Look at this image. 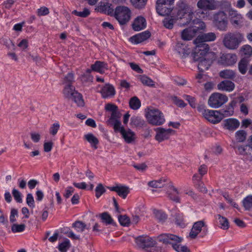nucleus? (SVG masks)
<instances>
[{"instance_id":"obj_6","label":"nucleus","mask_w":252,"mask_h":252,"mask_svg":"<svg viewBox=\"0 0 252 252\" xmlns=\"http://www.w3.org/2000/svg\"><path fill=\"white\" fill-rule=\"evenodd\" d=\"M242 39V35L239 33L228 32L224 35L223 43L227 48L234 50L238 47Z\"/></svg>"},{"instance_id":"obj_29","label":"nucleus","mask_w":252,"mask_h":252,"mask_svg":"<svg viewBox=\"0 0 252 252\" xmlns=\"http://www.w3.org/2000/svg\"><path fill=\"white\" fill-rule=\"evenodd\" d=\"M197 32L191 26L184 29L181 34L182 38L185 40H191L196 34Z\"/></svg>"},{"instance_id":"obj_16","label":"nucleus","mask_w":252,"mask_h":252,"mask_svg":"<svg viewBox=\"0 0 252 252\" xmlns=\"http://www.w3.org/2000/svg\"><path fill=\"white\" fill-rule=\"evenodd\" d=\"M120 132L127 143H131L135 140V133L130 129L126 130L123 126L118 128L116 132Z\"/></svg>"},{"instance_id":"obj_13","label":"nucleus","mask_w":252,"mask_h":252,"mask_svg":"<svg viewBox=\"0 0 252 252\" xmlns=\"http://www.w3.org/2000/svg\"><path fill=\"white\" fill-rule=\"evenodd\" d=\"M206 120L213 124H217L223 119V116L220 111L217 110H208L204 117Z\"/></svg>"},{"instance_id":"obj_3","label":"nucleus","mask_w":252,"mask_h":252,"mask_svg":"<svg viewBox=\"0 0 252 252\" xmlns=\"http://www.w3.org/2000/svg\"><path fill=\"white\" fill-rule=\"evenodd\" d=\"M145 117L148 123L152 126H161L165 122L163 114L158 109L153 107L145 109Z\"/></svg>"},{"instance_id":"obj_63","label":"nucleus","mask_w":252,"mask_h":252,"mask_svg":"<svg viewBox=\"0 0 252 252\" xmlns=\"http://www.w3.org/2000/svg\"><path fill=\"white\" fill-rule=\"evenodd\" d=\"M37 15L39 16L46 15L49 14V11L46 7H41L37 10Z\"/></svg>"},{"instance_id":"obj_26","label":"nucleus","mask_w":252,"mask_h":252,"mask_svg":"<svg viewBox=\"0 0 252 252\" xmlns=\"http://www.w3.org/2000/svg\"><path fill=\"white\" fill-rule=\"evenodd\" d=\"M146 27V19L142 16H138L134 20L132 24V28L135 31H139Z\"/></svg>"},{"instance_id":"obj_12","label":"nucleus","mask_w":252,"mask_h":252,"mask_svg":"<svg viewBox=\"0 0 252 252\" xmlns=\"http://www.w3.org/2000/svg\"><path fill=\"white\" fill-rule=\"evenodd\" d=\"M228 15L231 24L235 27H240L243 23V17L237 11L230 9L228 11Z\"/></svg>"},{"instance_id":"obj_20","label":"nucleus","mask_w":252,"mask_h":252,"mask_svg":"<svg viewBox=\"0 0 252 252\" xmlns=\"http://www.w3.org/2000/svg\"><path fill=\"white\" fill-rule=\"evenodd\" d=\"M198 8L204 10H214L216 6L212 0H199L197 3Z\"/></svg>"},{"instance_id":"obj_45","label":"nucleus","mask_w":252,"mask_h":252,"mask_svg":"<svg viewBox=\"0 0 252 252\" xmlns=\"http://www.w3.org/2000/svg\"><path fill=\"white\" fill-rule=\"evenodd\" d=\"M148 0H130L133 6L138 9L145 7Z\"/></svg>"},{"instance_id":"obj_57","label":"nucleus","mask_w":252,"mask_h":252,"mask_svg":"<svg viewBox=\"0 0 252 252\" xmlns=\"http://www.w3.org/2000/svg\"><path fill=\"white\" fill-rule=\"evenodd\" d=\"M95 196L97 198H98L105 191L106 189L103 187L102 184H99L95 189Z\"/></svg>"},{"instance_id":"obj_25","label":"nucleus","mask_w":252,"mask_h":252,"mask_svg":"<svg viewBox=\"0 0 252 252\" xmlns=\"http://www.w3.org/2000/svg\"><path fill=\"white\" fill-rule=\"evenodd\" d=\"M217 87L219 90L230 92L234 89L235 84L231 81L225 80L220 82Z\"/></svg>"},{"instance_id":"obj_19","label":"nucleus","mask_w":252,"mask_h":252,"mask_svg":"<svg viewBox=\"0 0 252 252\" xmlns=\"http://www.w3.org/2000/svg\"><path fill=\"white\" fill-rule=\"evenodd\" d=\"M100 93L103 98H106L113 96L115 94L116 92L113 85L108 83L102 88Z\"/></svg>"},{"instance_id":"obj_59","label":"nucleus","mask_w":252,"mask_h":252,"mask_svg":"<svg viewBox=\"0 0 252 252\" xmlns=\"http://www.w3.org/2000/svg\"><path fill=\"white\" fill-rule=\"evenodd\" d=\"M1 42L8 49L14 48V44L9 38H3Z\"/></svg>"},{"instance_id":"obj_39","label":"nucleus","mask_w":252,"mask_h":252,"mask_svg":"<svg viewBox=\"0 0 252 252\" xmlns=\"http://www.w3.org/2000/svg\"><path fill=\"white\" fill-rule=\"evenodd\" d=\"M130 124L136 127H142L145 124V122L139 117L133 116L130 119Z\"/></svg>"},{"instance_id":"obj_31","label":"nucleus","mask_w":252,"mask_h":252,"mask_svg":"<svg viewBox=\"0 0 252 252\" xmlns=\"http://www.w3.org/2000/svg\"><path fill=\"white\" fill-rule=\"evenodd\" d=\"M93 70L100 73H104L105 69H107V64L103 62L96 61L94 64L91 65Z\"/></svg>"},{"instance_id":"obj_15","label":"nucleus","mask_w":252,"mask_h":252,"mask_svg":"<svg viewBox=\"0 0 252 252\" xmlns=\"http://www.w3.org/2000/svg\"><path fill=\"white\" fill-rule=\"evenodd\" d=\"M178 8L177 13V18H180L184 14H188V12L191 13L192 8L183 0H180L177 4Z\"/></svg>"},{"instance_id":"obj_37","label":"nucleus","mask_w":252,"mask_h":252,"mask_svg":"<svg viewBox=\"0 0 252 252\" xmlns=\"http://www.w3.org/2000/svg\"><path fill=\"white\" fill-rule=\"evenodd\" d=\"M177 19V15L175 17L173 16H167L163 20V24L164 26L168 29H172L173 27V25L175 22L178 20Z\"/></svg>"},{"instance_id":"obj_8","label":"nucleus","mask_w":252,"mask_h":252,"mask_svg":"<svg viewBox=\"0 0 252 252\" xmlns=\"http://www.w3.org/2000/svg\"><path fill=\"white\" fill-rule=\"evenodd\" d=\"M174 0H157L156 10L157 12L162 16L168 15L173 8Z\"/></svg>"},{"instance_id":"obj_18","label":"nucleus","mask_w":252,"mask_h":252,"mask_svg":"<svg viewBox=\"0 0 252 252\" xmlns=\"http://www.w3.org/2000/svg\"><path fill=\"white\" fill-rule=\"evenodd\" d=\"M98 11L110 16H112L115 9L111 3L101 2L98 6Z\"/></svg>"},{"instance_id":"obj_9","label":"nucleus","mask_w":252,"mask_h":252,"mask_svg":"<svg viewBox=\"0 0 252 252\" xmlns=\"http://www.w3.org/2000/svg\"><path fill=\"white\" fill-rule=\"evenodd\" d=\"M213 55L212 53H206L204 55L198 56L199 59L196 60L194 58V52L193 53V58L194 61L198 62V68L200 72H203L208 70L212 63L213 60L210 59V57Z\"/></svg>"},{"instance_id":"obj_54","label":"nucleus","mask_w":252,"mask_h":252,"mask_svg":"<svg viewBox=\"0 0 252 252\" xmlns=\"http://www.w3.org/2000/svg\"><path fill=\"white\" fill-rule=\"evenodd\" d=\"M74 77L72 72H69L64 77L63 79V84L66 85H72L74 82Z\"/></svg>"},{"instance_id":"obj_58","label":"nucleus","mask_w":252,"mask_h":252,"mask_svg":"<svg viewBox=\"0 0 252 252\" xmlns=\"http://www.w3.org/2000/svg\"><path fill=\"white\" fill-rule=\"evenodd\" d=\"M14 199L18 203L22 202L21 192L17 189H13L12 191Z\"/></svg>"},{"instance_id":"obj_36","label":"nucleus","mask_w":252,"mask_h":252,"mask_svg":"<svg viewBox=\"0 0 252 252\" xmlns=\"http://www.w3.org/2000/svg\"><path fill=\"white\" fill-rule=\"evenodd\" d=\"M70 99L73 100L79 107H83L85 105L82 95L77 91L74 93Z\"/></svg>"},{"instance_id":"obj_11","label":"nucleus","mask_w":252,"mask_h":252,"mask_svg":"<svg viewBox=\"0 0 252 252\" xmlns=\"http://www.w3.org/2000/svg\"><path fill=\"white\" fill-rule=\"evenodd\" d=\"M156 132L155 139L158 143L168 140L174 130L171 128L165 129L162 127H158L154 129Z\"/></svg>"},{"instance_id":"obj_1","label":"nucleus","mask_w":252,"mask_h":252,"mask_svg":"<svg viewBox=\"0 0 252 252\" xmlns=\"http://www.w3.org/2000/svg\"><path fill=\"white\" fill-rule=\"evenodd\" d=\"M216 38L215 33L212 32L203 33L197 36L194 40V43L196 45L194 49V58L195 60H198V56L204 55L209 51V46L205 42L214 41Z\"/></svg>"},{"instance_id":"obj_38","label":"nucleus","mask_w":252,"mask_h":252,"mask_svg":"<svg viewBox=\"0 0 252 252\" xmlns=\"http://www.w3.org/2000/svg\"><path fill=\"white\" fill-rule=\"evenodd\" d=\"M96 217H99L101 219L102 222L106 224H113V220L108 213L106 212L96 215Z\"/></svg>"},{"instance_id":"obj_30","label":"nucleus","mask_w":252,"mask_h":252,"mask_svg":"<svg viewBox=\"0 0 252 252\" xmlns=\"http://www.w3.org/2000/svg\"><path fill=\"white\" fill-rule=\"evenodd\" d=\"M184 15H183V16H181L180 18H177V19L182 21V22H180V24L183 26L190 25L193 20L194 13L193 10H191V13L188 12V14H184Z\"/></svg>"},{"instance_id":"obj_55","label":"nucleus","mask_w":252,"mask_h":252,"mask_svg":"<svg viewBox=\"0 0 252 252\" xmlns=\"http://www.w3.org/2000/svg\"><path fill=\"white\" fill-rule=\"evenodd\" d=\"M26 227L24 224H13L11 226V230L14 233L21 232L23 231Z\"/></svg>"},{"instance_id":"obj_61","label":"nucleus","mask_w":252,"mask_h":252,"mask_svg":"<svg viewBox=\"0 0 252 252\" xmlns=\"http://www.w3.org/2000/svg\"><path fill=\"white\" fill-rule=\"evenodd\" d=\"M26 202L28 205L31 208L34 207V200L33 197L31 193H28L27 195Z\"/></svg>"},{"instance_id":"obj_52","label":"nucleus","mask_w":252,"mask_h":252,"mask_svg":"<svg viewBox=\"0 0 252 252\" xmlns=\"http://www.w3.org/2000/svg\"><path fill=\"white\" fill-rule=\"evenodd\" d=\"M140 80L142 83L144 85L149 87H155L154 82L146 76H141Z\"/></svg>"},{"instance_id":"obj_44","label":"nucleus","mask_w":252,"mask_h":252,"mask_svg":"<svg viewBox=\"0 0 252 252\" xmlns=\"http://www.w3.org/2000/svg\"><path fill=\"white\" fill-rule=\"evenodd\" d=\"M241 54L244 55L247 59L252 54V48L250 45H245L242 47L241 49Z\"/></svg>"},{"instance_id":"obj_10","label":"nucleus","mask_w":252,"mask_h":252,"mask_svg":"<svg viewBox=\"0 0 252 252\" xmlns=\"http://www.w3.org/2000/svg\"><path fill=\"white\" fill-rule=\"evenodd\" d=\"M228 100L227 96L219 93H213L209 98L208 104L213 108H218Z\"/></svg>"},{"instance_id":"obj_56","label":"nucleus","mask_w":252,"mask_h":252,"mask_svg":"<svg viewBox=\"0 0 252 252\" xmlns=\"http://www.w3.org/2000/svg\"><path fill=\"white\" fill-rule=\"evenodd\" d=\"M155 215L156 219L160 222H163L167 219L166 214L160 211H157L155 212Z\"/></svg>"},{"instance_id":"obj_33","label":"nucleus","mask_w":252,"mask_h":252,"mask_svg":"<svg viewBox=\"0 0 252 252\" xmlns=\"http://www.w3.org/2000/svg\"><path fill=\"white\" fill-rule=\"evenodd\" d=\"M85 139L91 144V146L94 149L97 148V144L99 143L98 139L91 133H88L84 135Z\"/></svg>"},{"instance_id":"obj_14","label":"nucleus","mask_w":252,"mask_h":252,"mask_svg":"<svg viewBox=\"0 0 252 252\" xmlns=\"http://www.w3.org/2000/svg\"><path fill=\"white\" fill-rule=\"evenodd\" d=\"M136 242L138 246L143 249L153 247L155 241L149 236H139L136 239Z\"/></svg>"},{"instance_id":"obj_28","label":"nucleus","mask_w":252,"mask_h":252,"mask_svg":"<svg viewBox=\"0 0 252 252\" xmlns=\"http://www.w3.org/2000/svg\"><path fill=\"white\" fill-rule=\"evenodd\" d=\"M221 61L222 63L225 65H232L236 63L237 56L235 54H226L221 56Z\"/></svg>"},{"instance_id":"obj_53","label":"nucleus","mask_w":252,"mask_h":252,"mask_svg":"<svg viewBox=\"0 0 252 252\" xmlns=\"http://www.w3.org/2000/svg\"><path fill=\"white\" fill-rule=\"evenodd\" d=\"M118 220L121 225L124 226H128L130 223V219L126 215H120Z\"/></svg>"},{"instance_id":"obj_50","label":"nucleus","mask_w":252,"mask_h":252,"mask_svg":"<svg viewBox=\"0 0 252 252\" xmlns=\"http://www.w3.org/2000/svg\"><path fill=\"white\" fill-rule=\"evenodd\" d=\"M165 181L166 180L165 179L152 181L148 183V185L150 187L154 188H161L163 187L164 184H163V183L165 182Z\"/></svg>"},{"instance_id":"obj_2","label":"nucleus","mask_w":252,"mask_h":252,"mask_svg":"<svg viewBox=\"0 0 252 252\" xmlns=\"http://www.w3.org/2000/svg\"><path fill=\"white\" fill-rule=\"evenodd\" d=\"M158 241L164 244H171L173 248L177 252H190L187 246H181L179 244L183 240L181 237L177 235L164 233L159 235L158 237Z\"/></svg>"},{"instance_id":"obj_62","label":"nucleus","mask_w":252,"mask_h":252,"mask_svg":"<svg viewBox=\"0 0 252 252\" xmlns=\"http://www.w3.org/2000/svg\"><path fill=\"white\" fill-rule=\"evenodd\" d=\"M173 100L174 103L178 107H184L187 105V104H186L183 100L179 99L177 96H174L173 97Z\"/></svg>"},{"instance_id":"obj_7","label":"nucleus","mask_w":252,"mask_h":252,"mask_svg":"<svg viewBox=\"0 0 252 252\" xmlns=\"http://www.w3.org/2000/svg\"><path fill=\"white\" fill-rule=\"evenodd\" d=\"M214 26L220 31H226L227 28L228 19L226 14L223 11L216 12L213 16Z\"/></svg>"},{"instance_id":"obj_41","label":"nucleus","mask_w":252,"mask_h":252,"mask_svg":"<svg viewBox=\"0 0 252 252\" xmlns=\"http://www.w3.org/2000/svg\"><path fill=\"white\" fill-rule=\"evenodd\" d=\"M216 219L219 220L220 226L221 228L226 230L229 228V222L228 220L220 215L217 216Z\"/></svg>"},{"instance_id":"obj_4","label":"nucleus","mask_w":252,"mask_h":252,"mask_svg":"<svg viewBox=\"0 0 252 252\" xmlns=\"http://www.w3.org/2000/svg\"><path fill=\"white\" fill-rule=\"evenodd\" d=\"M105 109L111 112V116L107 121V124L113 126L115 132H117L118 128L122 126L120 121L122 114L119 111L118 106L113 103H107L105 105Z\"/></svg>"},{"instance_id":"obj_27","label":"nucleus","mask_w":252,"mask_h":252,"mask_svg":"<svg viewBox=\"0 0 252 252\" xmlns=\"http://www.w3.org/2000/svg\"><path fill=\"white\" fill-rule=\"evenodd\" d=\"M175 50L182 58H186L190 53L189 48L186 44L180 42L176 44Z\"/></svg>"},{"instance_id":"obj_22","label":"nucleus","mask_w":252,"mask_h":252,"mask_svg":"<svg viewBox=\"0 0 252 252\" xmlns=\"http://www.w3.org/2000/svg\"><path fill=\"white\" fill-rule=\"evenodd\" d=\"M224 128L230 130L234 131L240 126L239 121L234 118H228L224 121Z\"/></svg>"},{"instance_id":"obj_40","label":"nucleus","mask_w":252,"mask_h":252,"mask_svg":"<svg viewBox=\"0 0 252 252\" xmlns=\"http://www.w3.org/2000/svg\"><path fill=\"white\" fill-rule=\"evenodd\" d=\"M249 61L246 58H243L238 63V68L239 71L242 74H245L247 70V66Z\"/></svg>"},{"instance_id":"obj_5","label":"nucleus","mask_w":252,"mask_h":252,"mask_svg":"<svg viewBox=\"0 0 252 252\" xmlns=\"http://www.w3.org/2000/svg\"><path fill=\"white\" fill-rule=\"evenodd\" d=\"M131 10L125 6H117L115 9L113 17L118 21L121 25L126 24L130 19Z\"/></svg>"},{"instance_id":"obj_60","label":"nucleus","mask_w":252,"mask_h":252,"mask_svg":"<svg viewBox=\"0 0 252 252\" xmlns=\"http://www.w3.org/2000/svg\"><path fill=\"white\" fill-rule=\"evenodd\" d=\"M60 126V125L58 123L53 124L49 129L50 133L53 136L55 135L57 133Z\"/></svg>"},{"instance_id":"obj_35","label":"nucleus","mask_w":252,"mask_h":252,"mask_svg":"<svg viewBox=\"0 0 252 252\" xmlns=\"http://www.w3.org/2000/svg\"><path fill=\"white\" fill-rule=\"evenodd\" d=\"M72 227H74L77 232H82L85 229H90V224L87 225L82 221L76 220L72 224Z\"/></svg>"},{"instance_id":"obj_46","label":"nucleus","mask_w":252,"mask_h":252,"mask_svg":"<svg viewBox=\"0 0 252 252\" xmlns=\"http://www.w3.org/2000/svg\"><path fill=\"white\" fill-rule=\"evenodd\" d=\"M243 205L246 210H250L252 208V195L246 196L242 201Z\"/></svg>"},{"instance_id":"obj_17","label":"nucleus","mask_w":252,"mask_h":252,"mask_svg":"<svg viewBox=\"0 0 252 252\" xmlns=\"http://www.w3.org/2000/svg\"><path fill=\"white\" fill-rule=\"evenodd\" d=\"M151 35L149 31H146L131 36L129 40L132 43L138 44L148 39Z\"/></svg>"},{"instance_id":"obj_24","label":"nucleus","mask_w":252,"mask_h":252,"mask_svg":"<svg viewBox=\"0 0 252 252\" xmlns=\"http://www.w3.org/2000/svg\"><path fill=\"white\" fill-rule=\"evenodd\" d=\"M168 188L169 189L167 192L168 197L172 201L176 203H179L180 198L179 196V192L178 189L172 184H171Z\"/></svg>"},{"instance_id":"obj_47","label":"nucleus","mask_w":252,"mask_h":252,"mask_svg":"<svg viewBox=\"0 0 252 252\" xmlns=\"http://www.w3.org/2000/svg\"><path fill=\"white\" fill-rule=\"evenodd\" d=\"M70 247V241L68 239H66L64 241L58 245V249L61 252H66Z\"/></svg>"},{"instance_id":"obj_32","label":"nucleus","mask_w":252,"mask_h":252,"mask_svg":"<svg viewBox=\"0 0 252 252\" xmlns=\"http://www.w3.org/2000/svg\"><path fill=\"white\" fill-rule=\"evenodd\" d=\"M197 32L200 30H204L206 28L205 23L200 19H194L190 25Z\"/></svg>"},{"instance_id":"obj_23","label":"nucleus","mask_w":252,"mask_h":252,"mask_svg":"<svg viewBox=\"0 0 252 252\" xmlns=\"http://www.w3.org/2000/svg\"><path fill=\"white\" fill-rule=\"evenodd\" d=\"M205 226L203 221L200 220L195 222L189 233V236L191 239H195L197 235L201 231L202 228Z\"/></svg>"},{"instance_id":"obj_43","label":"nucleus","mask_w":252,"mask_h":252,"mask_svg":"<svg viewBox=\"0 0 252 252\" xmlns=\"http://www.w3.org/2000/svg\"><path fill=\"white\" fill-rule=\"evenodd\" d=\"M220 76L223 78L233 79L235 76V72L229 69H225L220 72Z\"/></svg>"},{"instance_id":"obj_51","label":"nucleus","mask_w":252,"mask_h":252,"mask_svg":"<svg viewBox=\"0 0 252 252\" xmlns=\"http://www.w3.org/2000/svg\"><path fill=\"white\" fill-rule=\"evenodd\" d=\"M72 13L80 17L86 18L90 14V10L87 8H84L82 11H78L74 10L72 11Z\"/></svg>"},{"instance_id":"obj_42","label":"nucleus","mask_w":252,"mask_h":252,"mask_svg":"<svg viewBox=\"0 0 252 252\" xmlns=\"http://www.w3.org/2000/svg\"><path fill=\"white\" fill-rule=\"evenodd\" d=\"M129 105L131 109L137 110L141 106V101L137 97L133 96L130 99Z\"/></svg>"},{"instance_id":"obj_21","label":"nucleus","mask_w":252,"mask_h":252,"mask_svg":"<svg viewBox=\"0 0 252 252\" xmlns=\"http://www.w3.org/2000/svg\"><path fill=\"white\" fill-rule=\"evenodd\" d=\"M108 188L111 191L116 192L119 196L124 199L126 197L129 192V188L125 186H117L108 187Z\"/></svg>"},{"instance_id":"obj_48","label":"nucleus","mask_w":252,"mask_h":252,"mask_svg":"<svg viewBox=\"0 0 252 252\" xmlns=\"http://www.w3.org/2000/svg\"><path fill=\"white\" fill-rule=\"evenodd\" d=\"M220 114L223 116V118L225 117H228L233 115L234 113V108L232 106L228 105L226 106L225 108L220 110Z\"/></svg>"},{"instance_id":"obj_64","label":"nucleus","mask_w":252,"mask_h":252,"mask_svg":"<svg viewBox=\"0 0 252 252\" xmlns=\"http://www.w3.org/2000/svg\"><path fill=\"white\" fill-rule=\"evenodd\" d=\"M197 109L199 112L202 114L204 118L205 116V114L207 113V111L209 110L206 109V107L205 105L203 104H199L197 107Z\"/></svg>"},{"instance_id":"obj_49","label":"nucleus","mask_w":252,"mask_h":252,"mask_svg":"<svg viewBox=\"0 0 252 252\" xmlns=\"http://www.w3.org/2000/svg\"><path fill=\"white\" fill-rule=\"evenodd\" d=\"M247 136V132L244 130H240L235 133V137L239 142H243L245 141Z\"/></svg>"},{"instance_id":"obj_34","label":"nucleus","mask_w":252,"mask_h":252,"mask_svg":"<svg viewBox=\"0 0 252 252\" xmlns=\"http://www.w3.org/2000/svg\"><path fill=\"white\" fill-rule=\"evenodd\" d=\"M76 92L75 87L70 85H66L63 91L64 97L67 99H70L74 93Z\"/></svg>"}]
</instances>
